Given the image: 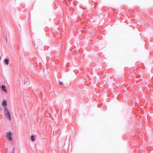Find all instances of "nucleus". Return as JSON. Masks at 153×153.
<instances>
[{
    "mask_svg": "<svg viewBox=\"0 0 153 153\" xmlns=\"http://www.w3.org/2000/svg\"><path fill=\"white\" fill-rule=\"evenodd\" d=\"M4 111L5 116L8 118L9 120H11V114L9 110L7 108H4Z\"/></svg>",
    "mask_w": 153,
    "mask_h": 153,
    "instance_id": "obj_1",
    "label": "nucleus"
},
{
    "mask_svg": "<svg viewBox=\"0 0 153 153\" xmlns=\"http://www.w3.org/2000/svg\"><path fill=\"white\" fill-rule=\"evenodd\" d=\"M12 134L11 132L7 133L6 134V137L8 138L10 140H11L12 139Z\"/></svg>",
    "mask_w": 153,
    "mask_h": 153,
    "instance_id": "obj_2",
    "label": "nucleus"
},
{
    "mask_svg": "<svg viewBox=\"0 0 153 153\" xmlns=\"http://www.w3.org/2000/svg\"><path fill=\"white\" fill-rule=\"evenodd\" d=\"M9 60L7 59H4V62L5 64L7 65H8L9 64Z\"/></svg>",
    "mask_w": 153,
    "mask_h": 153,
    "instance_id": "obj_3",
    "label": "nucleus"
},
{
    "mask_svg": "<svg viewBox=\"0 0 153 153\" xmlns=\"http://www.w3.org/2000/svg\"><path fill=\"white\" fill-rule=\"evenodd\" d=\"M2 105L4 106H6L7 105V101L6 100H4L2 103Z\"/></svg>",
    "mask_w": 153,
    "mask_h": 153,
    "instance_id": "obj_4",
    "label": "nucleus"
},
{
    "mask_svg": "<svg viewBox=\"0 0 153 153\" xmlns=\"http://www.w3.org/2000/svg\"><path fill=\"white\" fill-rule=\"evenodd\" d=\"M1 87H2V88L3 91H4L6 92H7V91L5 89L6 87L4 85H2Z\"/></svg>",
    "mask_w": 153,
    "mask_h": 153,
    "instance_id": "obj_5",
    "label": "nucleus"
},
{
    "mask_svg": "<svg viewBox=\"0 0 153 153\" xmlns=\"http://www.w3.org/2000/svg\"><path fill=\"white\" fill-rule=\"evenodd\" d=\"M31 140L32 141H34V137L33 135H32L31 136Z\"/></svg>",
    "mask_w": 153,
    "mask_h": 153,
    "instance_id": "obj_6",
    "label": "nucleus"
},
{
    "mask_svg": "<svg viewBox=\"0 0 153 153\" xmlns=\"http://www.w3.org/2000/svg\"><path fill=\"white\" fill-rule=\"evenodd\" d=\"M59 84L60 85H62L63 84V82H60L59 83Z\"/></svg>",
    "mask_w": 153,
    "mask_h": 153,
    "instance_id": "obj_7",
    "label": "nucleus"
},
{
    "mask_svg": "<svg viewBox=\"0 0 153 153\" xmlns=\"http://www.w3.org/2000/svg\"><path fill=\"white\" fill-rule=\"evenodd\" d=\"M1 57L0 56V60H1Z\"/></svg>",
    "mask_w": 153,
    "mask_h": 153,
    "instance_id": "obj_8",
    "label": "nucleus"
}]
</instances>
